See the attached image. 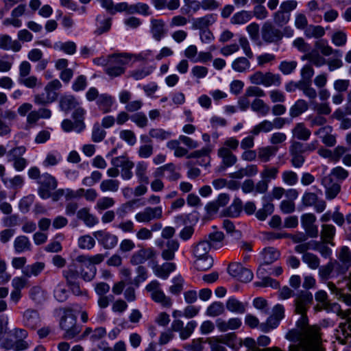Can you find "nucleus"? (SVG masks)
<instances>
[{"mask_svg":"<svg viewBox=\"0 0 351 351\" xmlns=\"http://www.w3.org/2000/svg\"><path fill=\"white\" fill-rule=\"evenodd\" d=\"M323 351L320 346V335L317 328H311L305 331L298 345H292L289 351ZM269 351H282L274 348Z\"/></svg>","mask_w":351,"mask_h":351,"instance_id":"f257e3e1","label":"nucleus"},{"mask_svg":"<svg viewBox=\"0 0 351 351\" xmlns=\"http://www.w3.org/2000/svg\"><path fill=\"white\" fill-rule=\"evenodd\" d=\"M132 59V55L130 53H115L109 56L105 72L111 77H119L125 73V66L128 64Z\"/></svg>","mask_w":351,"mask_h":351,"instance_id":"f03ea898","label":"nucleus"},{"mask_svg":"<svg viewBox=\"0 0 351 351\" xmlns=\"http://www.w3.org/2000/svg\"><path fill=\"white\" fill-rule=\"evenodd\" d=\"M12 335L16 339L15 341L9 338H5L1 341V348L5 350H13L14 351H21L29 348V343L25 341L28 333L27 330L22 328H16L12 331Z\"/></svg>","mask_w":351,"mask_h":351,"instance_id":"7ed1b4c3","label":"nucleus"},{"mask_svg":"<svg viewBox=\"0 0 351 351\" xmlns=\"http://www.w3.org/2000/svg\"><path fill=\"white\" fill-rule=\"evenodd\" d=\"M145 289L149 293L153 301L165 308H169L171 307L173 302L171 298L165 295L161 289L160 283L158 280H152L146 285Z\"/></svg>","mask_w":351,"mask_h":351,"instance_id":"20e7f679","label":"nucleus"},{"mask_svg":"<svg viewBox=\"0 0 351 351\" xmlns=\"http://www.w3.org/2000/svg\"><path fill=\"white\" fill-rule=\"evenodd\" d=\"M60 328L64 330L63 338L71 339L75 338L80 332L81 328L76 324V317L71 311H66L61 318Z\"/></svg>","mask_w":351,"mask_h":351,"instance_id":"39448f33","label":"nucleus"},{"mask_svg":"<svg viewBox=\"0 0 351 351\" xmlns=\"http://www.w3.org/2000/svg\"><path fill=\"white\" fill-rule=\"evenodd\" d=\"M25 151V147L20 146L12 148L7 153L8 161L12 162L13 167L17 171H23L27 166V160L22 157Z\"/></svg>","mask_w":351,"mask_h":351,"instance_id":"423d86ee","label":"nucleus"},{"mask_svg":"<svg viewBox=\"0 0 351 351\" xmlns=\"http://www.w3.org/2000/svg\"><path fill=\"white\" fill-rule=\"evenodd\" d=\"M262 39L267 43H275L282 40L283 32L276 28L271 22L266 21L261 29Z\"/></svg>","mask_w":351,"mask_h":351,"instance_id":"0eeeda50","label":"nucleus"},{"mask_svg":"<svg viewBox=\"0 0 351 351\" xmlns=\"http://www.w3.org/2000/svg\"><path fill=\"white\" fill-rule=\"evenodd\" d=\"M38 184H40L38 195L42 199H45L49 198V193L56 189L58 181L51 174L45 173L40 177Z\"/></svg>","mask_w":351,"mask_h":351,"instance_id":"6e6552de","label":"nucleus"},{"mask_svg":"<svg viewBox=\"0 0 351 351\" xmlns=\"http://www.w3.org/2000/svg\"><path fill=\"white\" fill-rule=\"evenodd\" d=\"M162 217V208L161 206L145 207L143 210L138 212L135 216V220L138 223H148L155 219Z\"/></svg>","mask_w":351,"mask_h":351,"instance_id":"1a4fd4ad","label":"nucleus"},{"mask_svg":"<svg viewBox=\"0 0 351 351\" xmlns=\"http://www.w3.org/2000/svg\"><path fill=\"white\" fill-rule=\"evenodd\" d=\"M75 261L79 263L78 267L80 269L82 278L85 281L92 280L96 274L97 269L95 266L92 265L89 256H78L75 258Z\"/></svg>","mask_w":351,"mask_h":351,"instance_id":"9d476101","label":"nucleus"},{"mask_svg":"<svg viewBox=\"0 0 351 351\" xmlns=\"http://www.w3.org/2000/svg\"><path fill=\"white\" fill-rule=\"evenodd\" d=\"M313 301V295L308 291H300L295 300V312L302 315V319L304 322L306 317L304 316L307 306Z\"/></svg>","mask_w":351,"mask_h":351,"instance_id":"9b49d317","label":"nucleus"},{"mask_svg":"<svg viewBox=\"0 0 351 351\" xmlns=\"http://www.w3.org/2000/svg\"><path fill=\"white\" fill-rule=\"evenodd\" d=\"M228 270L230 275L243 282H250L253 278V273L252 271L244 267L239 263L230 264Z\"/></svg>","mask_w":351,"mask_h":351,"instance_id":"f8f14e48","label":"nucleus"},{"mask_svg":"<svg viewBox=\"0 0 351 351\" xmlns=\"http://www.w3.org/2000/svg\"><path fill=\"white\" fill-rule=\"evenodd\" d=\"M98 243L107 250L113 249L118 243V237L105 230H97L93 233Z\"/></svg>","mask_w":351,"mask_h":351,"instance_id":"ddd939ff","label":"nucleus"},{"mask_svg":"<svg viewBox=\"0 0 351 351\" xmlns=\"http://www.w3.org/2000/svg\"><path fill=\"white\" fill-rule=\"evenodd\" d=\"M316 217L313 213H305L301 216V224L306 234L311 238L318 236V227L315 224Z\"/></svg>","mask_w":351,"mask_h":351,"instance_id":"4468645a","label":"nucleus"},{"mask_svg":"<svg viewBox=\"0 0 351 351\" xmlns=\"http://www.w3.org/2000/svg\"><path fill=\"white\" fill-rule=\"evenodd\" d=\"M289 153L291 157V162L293 167L300 168L305 161V158L302 155V143L298 141L292 143L289 147Z\"/></svg>","mask_w":351,"mask_h":351,"instance_id":"2eb2a0df","label":"nucleus"},{"mask_svg":"<svg viewBox=\"0 0 351 351\" xmlns=\"http://www.w3.org/2000/svg\"><path fill=\"white\" fill-rule=\"evenodd\" d=\"M22 322L25 327L35 329L40 325L41 319L36 310L27 308L23 313Z\"/></svg>","mask_w":351,"mask_h":351,"instance_id":"dca6fc26","label":"nucleus"},{"mask_svg":"<svg viewBox=\"0 0 351 351\" xmlns=\"http://www.w3.org/2000/svg\"><path fill=\"white\" fill-rule=\"evenodd\" d=\"M332 128L330 125H325L314 132L322 142L327 147H334L337 143L336 135L332 134Z\"/></svg>","mask_w":351,"mask_h":351,"instance_id":"f3484780","label":"nucleus"},{"mask_svg":"<svg viewBox=\"0 0 351 351\" xmlns=\"http://www.w3.org/2000/svg\"><path fill=\"white\" fill-rule=\"evenodd\" d=\"M150 32L154 40L156 41L161 40L167 32L165 22L162 19H151Z\"/></svg>","mask_w":351,"mask_h":351,"instance_id":"a211bd4d","label":"nucleus"},{"mask_svg":"<svg viewBox=\"0 0 351 351\" xmlns=\"http://www.w3.org/2000/svg\"><path fill=\"white\" fill-rule=\"evenodd\" d=\"M217 156L221 160V167L225 169L232 167L237 162V157L226 147H221L217 150Z\"/></svg>","mask_w":351,"mask_h":351,"instance_id":"6ab92c4d","label":"nucleus"},{"mask_svg":"<svg viewBox=\"0 0 351 351\" xmlns=\"http://www.w3.org/2000/svg\"><path fill=\"white\" fill-rule=\"evenodd\" d=\"M156 256L152 248H142L134 252L130 258V263L138 265L144 263L147 260L152 259Z\"/></svg>","mask_w":351,"mask_h":351,"instance_id":"aec40b11","label":"nucleus"},{"mask_svg":"<svg viewBox=\"0 0 351 351\" xmlns=\"http://www.w3.org/2000/svg\"><path fill=\"white\" fill-rule=\"evenodd\" d=\"M176 265L171 262H165L162 265L155 264L152 267V271L154 275L162 280H166L169 278V274L175 271Z\"/></svg>","mask_w":351,"mask_h":351,"instance_id":"412c9836","label":"nucleus"},{"mask_svg":"<svg viewBox=\"0 0 351 351\" xmlns=\"http://www.w3.org/2000/svg\"><path fill=\"white\" fill-rule=\"evenodd\" d=\"M217 21L215 14H207L204 16L196 18L193 21L192 28L194 29H208V27Z\"/></svg>","mask_w":351,"mask_h":351,"instance_id":"4be33fe9","label":"nucleus"},{"mask_svg":"<svg viewBox=\"0 0 351 351\" xmlns=\"http://www.w3.org/2000/svg\"><path fill=\"white\" fill-rule=\"evenodd\" d=\"M77 217L82 221L84 223L88 228H92L99 223L98 218L93 214L90 213V208L84 207L77 212Z\"/></svg>","mask_w":351,"mask_h":351,"instance_id":"5701e85b","label":"nucleus"},{"mask_svg":"<svg viewBox=\"0 0 351 351\" xmlns=\"http://www.w3.org/2000/svg\"><path fill=\"white\" fill-rule=\"evenodd\" d=\"M21 45L19 40H12V38L7 34L0 35V49L17 52L21 49Z\"/></svg>","mask_w":351,"mask_h":351,"instance_id":"b1692460","label":"nucleus"},{"mask_svg":"<svg viewBox=\"0 0 351 351\" xmlns=\"http://www.w3.org/2000/svg\"><path fill=\"white\" fill-rule=\"evenodd\" d=\"M13 246L16 254L29 252L32 248L30 240L25 235H19L16 237L14 240Z\"/></svg>","mask_w":351,"mask_h":351,"instance_id":"393cba45","label":"nucleus"},{"mask_svg":"<svg viewBox=\"0 0 351 351\" xmlns=\"http://www.w3.org/2000/svg\"><path fill=\"white\" fill-rule=\"evenodd\" d=\"M322 184L326 189V197L328 199L335 198L340 191V186L337 183H332V178L330 176H326L322 178Z\"/></svg>","mask_w":351,"mask_h":351,"instance_id":"a878e982","label":"nucleus"},{"mask_svg":"<svg viewBox=\"0 0 351 351\" xmlns=\"http://www.w3.org/2000/svg\"><path fill=\"white\" fill-rule=\"evenodd\" d=\"M97 104L102 113H109L112 111L114 98L108 94H101L97 99Z\"/></svg>","mask_w":351,"mask_h":351,"instance_id":"bb28decb","label":"nucleus"},{"mask_svg":"<svg viewBox=\"0 0 351 351\" xmlns=\"http://www.w3.org/2000/svg\"><path fill=\"white\" fill-rule=\"evenodd\" d=\"M278 147L276 146H265L258 149V158L262 162H269L271 158L276 156Z\"/></svg>","mask_w":351,"mask_h":351,"instance_id":"cd10ccee","label":"nucleus"},{"mask_svg":"<svg viewBox=\"0 0 351 351\" xmlns=\"http://www.w3.org/2000/svg\"><path fill=\"white\" fill-rule=\"evenodd\" d=\"M293 138L298 140L307 141L311 134V132L303 123H297L291 130Z\"/></svg>","mask_w":351,"mask_h":351,"instance_id":"c85d7f7f","label":"nucleus"},{"mask_svg":"<svg viewBox=\"0 0 351 351\" xmlns=\"http://www.w3.org/2000/svg\"><path fill=\"white\" fill-rule=\"evenodd\" d=\"M148 165L145 161L138 162L135 167V174L138 182L141 184H147L149 183V177L147 176Z\"/></svg>","mask_w":351,"mask_h":351,"instance_id":"c756f323","label":"nucleus"},{"mask_svg":"<svg viewBox=\"0 0 351 351\" xmlns=\"http://www.w3.org/2000/svg\"><path fill=\"white\" fill-rule=\"evenodd\" d=\"M252 19L251 11L242 10L234 13L230 19L232 25H242L248 23Z\"/></svg>","mask_w":351,"mask_h":351,"instance_id":"7c9ffc66","label":"nucleus"},{"mask_svg":"<svg viewBox=\"0 0 351 351\" xmlns=\"http://www.w3.org/2000/svg\"><path fill=\"white\" fill-rule=\"evenodd\" d=\"M79 105L77 99L73 95H64L60 99V108L62 111L69 112Z\"/></svg>","mask_w":351,"mask_h":351,"instance_id":"2f4dec72","label":"nucleus"},{"mask_svg":"<svg viewBox=\"0 0 351 351\" xmlns=\"http://www.w3.org/2000/svg\"><path fill=\"white\" fill-rule=\"evenodd\" d=\"M279 173L278 167L269 165H263V170L260 173L261 179L265 180L269 184L277 178Z\"/></svg>","mask_w":351,"mask_h":351,"instance_id":"473e14b6","label":"nucleus"},{"mask_svg":"<svg viewBox=\"0 0 351 351\" xmlns=\"http://www.w3.org/2000/svg\"><path fill=\"white\" fill-rule=\"evenodd\" d=\"M120 188V181L117 179H105L99 184V189L103 193H117Z\"/></svg>","mask_w":351,"mask_h":351,"instance_id":"72a5a7b5","label":"nucleus"},{"mask_svg":"<svg viewBox=\"0 0 351 351\" xmlns=\"http://www.w3.org/2000/svg\"><path fill=\"white\" fill-rule=\"evenodd\" d=\"M263 263L269 265L276 261L280 256L279 252L272 247L265 248L261 254Z\"/></svg>","mask_w":351,"mask_h":351,"instance_id":"f704fd0d","label":"nucleus"},{"mask_svg":"<svg viewBox=\"0 0 351 351\" xmlns=\"http://www.w3.org/2000/svg\"><path fill=\"white\" fill-rule=\"evenodd\" d=\"M61 127L66 132L74 130L77 133H80L84 130L86 125L84 122L82 121H75L73 123L69 119H64L61 123Z\"/></svg>","mask_w":351,"mask_h":351,"instance_id":"c9c22d12","label":"nucleus"},{"mask_svg":"<svg viewBox=\"0 0 351 351\" xmlns=\"http://www.w3.org/2000/svg\"><path fill=\"white\" fill-rule=\"evenodd\" d=\"M339 259L342 263L340 272L344 273L351 266V252L348 247L343 246L341 247L339 255Z\"/></svg>","mask_w":351,"mask_h":351,"instance_id":"e433bc0d","label":"nucleus"},{"mask_svg":"<svg viewBox=\"0 0 351 351\" xmlns=\"http://www.w3.org/2000/svg\"><path fill=\"white\" fill-rule=\"evenodd\" d=\"M44 268L45 264L43 263L36 262L34 264L25 267L22 270V273L27 278L37 276L43 271Z\"/></svg>","mask_w":351,"mask_h":351,"instance_id":"4c0bfd02","label":"nucleus"},{"mask_svg":"<svg viewBox=\"0 0 351 351\" xmlns=\"http://www.w3.org/2000/svg\"><path fill=\"white\" fill-rule=\"evenodd\" d=\"M307 102L302 99H298L289 109V115L294 118L300 116L308 110Z\"/></svg>","mask_w":351,"mask_h":351,"instance_id":"58836bf2","label":"nucleus"},{"mask_svg":"<svg viewBox=\"0 0 351 351\" xmlns=\"http://www.w3.org/2000/svg\"><path fill=\"white\" fill-rule=\"evenodd\" d=\"M227 309L232 313L243 314L245 311L246 304L234 298H229L226 302Z\"/></svg>","mask_w":351,"mask_h":351,"instance_id":"ea45409f","label":"nucleus"},{"mask_svg":"<svg viewBox=\"0 0 351 351\" xmlns=\"http://www.w3.org/2000/svg\"><path fill=\"white\" fill-rule=\"evenodd\" d=\"M250 107L253 112L262 116H266L270 111V107L263 100L258 98L253 100Z\"/></svg>","mask_w":351,"mask_h":351,"instance_id":"a19ab883","label":"nucleus"},{"mask_svg":"<svg viewBox=\"0 0 351 351\" xmlns=\"http://www.w3.org/2000/svg\"><path fill=\"white\" fill-rule=\"evenodd\" d=\"M223 234L221 232H215L208 234L204 240L208 242L210 248L219 249L222 247V241L223 239Z\"/></svg>","mask_w":351,"mask_h":351,"instance_id":"79ce46f5","label":"nucleus"},{"mask_svg":"<svg viewBox=\"0 0 351 351\" xmlns=\"http://www.w3.org/2000/svg\"><path fill=\"white\" fill-rule=\"evenodd\" d=\"M232 69L239 73H245L249 70L250 62L245 57H239L233 60L231 64Z\"/></svg>","mask_w":351,"mask_h":351,"instance_id":"37998d69","label":"nucleus"},{"mask_svg":"<svg viewBox=\"0 0 351 351\" xmlns=\"http://www.w3.org/2000/svg\"><path fill=\"white\" fill-rule=\"evenodd\" d=\"M62 160V155L58 151H51L47 153L43 165L45 167L57 165Z\"/></svg>","mask_w":351,"mask_h":351,"instance_id":"c03bdc74","label":"nucleus"},{"mask_svg":"<svg viewBox=\"0 0 351 351\" xmlns=\"http://www.w3.org/2000/svg\"><path fill=\"white\" fill-rule=\"evenodd\" d=\"M180 144V141L179 138L178 140H171L167 143V147L170 150L173 151L174 156L178 158L185 156L188 152L187 149L181 147Z\"/></svg>","mask_w":351,"mask_h":351,"instance_id":"a18cd8bd","label":"nucleus"},{"mask_svg":"<svg viewBox=\"0 0 351 351\" xmlns=\"http://www.w3.org/2000/svg\"><path fill=\"white\" fill-rule=\"evenodd\" d=\"M338 315L346 318V322L340 324V328L347 336L351 335V309L341 310L338 311Z\"/></svg>","mask_w":351,"mask_h":351,"instance_id":"49530a36","label":"nucleus"},{"mask_svg":"<svg viewBox=\"0 0 351 351\" xmlns=\"http://www.w3.org/2000/svg\"><path fill=\"white\" fill-rule=\"evenodd\" d=\"M29 298L36 304H42L46 300L47 295L41 287L36 286L29 290Z\"/></svg>","mask_w":351,"mask_h":351,"instance_id":"de8ad7c7","label":"nucleus"},{"mask_svg":"<svg viewBox=\"0 0 351 351\" xmlns=\"http://www.w3.org/2000/svg\"><path fill=\"white\" fill-rule=\"evenodd\" d=\"M53 48L56 50L62 51L66 54L73 55L76 51L77 46L73 41H67L65 43L57 42L53 45Z\"/></svg>","mask_w":351,"mask_h":351,"instance_id":"09e8293b","label":"nucleus"},{"mask_svg":"<svg viewBox=\"0 0 351 351\" xmlns=\"http://www.w3.org/2000/svg\"><path fill=\"white\" fill-rule=\"evenodd\" d=\"M213 265V259L210 256L197 257L194 262L195 267L199 271L209 269Z\"/></svg>","mask_w":351,"mask_h":351,"instance_id":"8fccbe9b","label":"nucleus"},{"mask_svg":"<svg viewBox=\"0 0 351 351\" xmlns=\"http://www.w3.org/2000/svg\"><path fill=\"white\" fill-rule=\"evenodd\" d=\"M210 249L209 244L204 239L194 245L193 253L196 258L207 256Z\"/></svg>","mask_w":351,"mask_h":351,"instance_id":"3c124183","label":"nucleus"},{"mask_svg":"<svg viewBox=\"0 0 351 351\" xmlns=\"http://www.w3.org/2000/svg\"><path fill=\"white\" fill-rule=\"evenodd\" d=\"M325 34V29L321 25H311L304 29V35L307 38H319Z\"/></svg>","mask_w":351,"mask_h":351,"instance_id":"603ef678","label":"nucleus"},{"mask_svg":"<svg viewBox=\"0 0 351 351\" xmlns=\"http://www.w3.org/2000/svg\"><path fill=\"white\" fill-rule=\"evenodd\" d=\"M273 130V125L271 124V121L269 120H263L260 122L258 124L255 125L253 129L251 130L250 133L253 136H257L261 132L267 133Z\"/></svg>","mask_w":351,"mask_h":351,"instance_id":"864d4df0","label":"nucleus"},{"mask_svg":"<svg viewBox=\"0 0 351 351\" xmlns=\"http://www.w3.org/2000/svg\"><path fill=\"white\" fill-rule=\"evenodd\" d=\"M152 71V66H144L130 71L129 76L135 80H141L149 75Z\"/></svg>","mask_w":351,"mask_h":351,"instance_id":"5fc2aeb1","label":"nucleus"},{"mask_svg":"<svg viewBox=\"0 0 351 351\" xmlns=\"http://www.w3.org/2000/svg\"><path fill=\"white\" fill-rule=\"evenodd\" d=\"M302 260L311 269H317L319 267L320 260L313 253H304L302 254Z\"/></svg>","mask_w":351,"mask_h":351,"instance_id":"6e6d98bb","label":"nucleus"},{"mask_svg":"<svg viewBox=\"0 0 351 351\" xmlns=\"http://www.w3.org/2000/svg\"><path fill=\"white\" fill-rule=\"evenodd\" d=\"M265 87L276 86L278 87L282 83L281 76L278 73L271 72H265Z\"/></svg>","mask_w":351,"mask_h":351,"instance_id":"4d7b16f0","label":"nucleus"},{"mask_svg":"<svg viewBox=\"0 0 351 351\" xmlns=\"http://www.w3.org/2000/svg\"><path fill=\"white\" fill-rule=\"evenodd\" d=\"M274 210V206L271 203H265L263 207L258 210L256 213V217L260 221H265L269 215H271Z\"/></svg>","mask_w":351,"mask_h":351,"instance_id":"13d9d810","label":"nucleus"},{"mask_svg":"<svg viewBox=\"0 0 351 351\" xmlns=\"http://www.w3.org/2000/svg\"><path fill=\"white\" fill-rule=\"evenodd\" d=\"M335 234V228L332 225H323L321 232V237L324 243H330L333 245L331 242L333 237Z\"/></svg>","mask_w":351,"mask_h":351,"instance_id":"bf43d9fd","label":"nucleus"},{"mask_svg":"<svg viewBox=\"0 0 351 351\" xmlns=\"http://www.w3.org/2000/svg\"><path fill=\"white\" fill-rule=\"evenodd\" d=\"M298 62L295 60H283L278 65L279 71L284 75L291 74L297 68Z\"/></svg>","mask_w":351,"mask_h":351,"instance_id":"052dcab7","label":"nucleus"},{"mask_svg":"<svg viewBox=\"0 0 351 351\" xmlns=\"http://www.w3.org/2000/svg\"><path fill=\"white\" fill-rule=\"evenodd\" d=\"M2 182L9 188L19 189L24 184V179L20 175H16L12 178H3Z\"/></svg>","mask_w":351,"mask_h":351,"instance_id":"680f3d73","label":"nucleus"},{"mask_svg":"<svg viewBox=\"0 0 351 351\" xmlns=\"http://www.w3.org/2000/svg\"><path fill=\"white\" fill-rule=\"evenodd\" d=\"M281 176L282 182L287 186H294L298 182V174L291 170H286L282 171Z\"/></svg>","mask_w":351,"mask_h":351,"instance_id":"e2e57ef3","label":"nucleus"},{"mask_svg":"<svg viewBox=\"0 0 351 351\" xmlns=\"http://www.w3.org/2000/svg\"><path fill=\"white\" fill-rule=\"evenodd\" d=\"M114 204L115 201L112 197H103L97 201L95 208L98 211H101L112 207Z\"/></svg>","mask_w":351,"mask_h":351,"instance_id":"0e129e2a","label":"nucleus"},{"mask_svg":"<svg viewBox=\"0 0 351 351\" xmlns=\"http://www.w3.org/2000/svg\"><path fill=\"white\" fill-rule=\"evenodd\" d=\"M173 285L169 287V291L173 295H179L183 290L184 279L180 275L172 279Z\"/></svg>","mask_w":351,"mask_h":351,"instance_id":"69168bd1","label":"nucleus"},{"mask_svg":"<svg viewBox=\"0 0 351 351\" xmlns=\"http://www.w3.org/2000/svg\"><path fill=\"white\" fill-rule=\"evenodd\" d=\"M62 87L61 82L56 79L49 82L45 87V91L47 95L51 96L55 101L57 98V94L55 92L56 90H59Z\"/></svg>","mask_w":351,"mask_h":351,"instance_id":"338daca9","label":"nucleus"},{"mask_svg":"<svg viewBox=\"0 0 351 351\" xmlns=\"http://www.w3.org/2000/svg\"><path fill=\"white\" fill-rule=\"evenodd\" d=\"M224 312L223 304L220 302L212 303L206 310V315L210 317H216Z\"/></svg>","mask_w":351,"mask_h":351,"instance_id":"774afa93","label":"nucleus"}]
</instances>
